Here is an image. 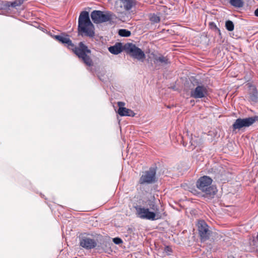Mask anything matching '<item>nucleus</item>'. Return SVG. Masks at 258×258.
Listing matches in <instances>:
<instances>
[{"label": "nucleus", "instance_id": "f257e3e1", "mask_svg": "<svg viewBox=\"0 0 258 258\" xmlns=\"http://www.w3.org/2000/svg\"><path fill=\"white\" fill-rule=\"evenodd\" d=\"M53 38L61 43L66 44L68 48L72 49L87 66H93V61L89 55L91 54V51L83 42H80L78 46H76L72 43L68 35H54Z\"/></svg>", "mask_w": 258, "mask_h": 258}, {"label": "nucleus", "instance_id": "f03ea898", "mask_svg": "<svg viewBox=\"0 0 258 258\" xmlns=\"http://www.w3.org/2000/svg\"><path fill=\"white\" fill-rule=\"evenodd\" d=\"M135 209L137 216L141 219L155 221L165 215L162 206L159 208L155 200H149L147 207L138 205L135 207Z\"/></svg>", "mask_w": 258, "mask_h": 258}, {"label": "nucleus", "instance_id": "7ed1b4c3", "mask_svg": "<svg viewBox=\"0 0 258 258\" xmlns=\"http://www.w3.org/2000/svg\"><path fill=\"white\" fill-rule=\"evenodd\" d=\"M78 31L90 37H93L95 35L94 26L90 21L89 13L86 11L82 12L79 16Z\"/></svg>", "mask_w": 258, "mask_h": 258}, {"label": "nucleus", "instance_id": "20e7f679", "mask_svg": "<svg viewBox=\"0 0 258 258\" xmlns=\"http://www.w3.org/2000/svg\"><path fill=\"white\" fill-rule=\"evenodd\" d=\"M212 179L207 176L200 177L197 181V187L205 194L204 197L208 199L214 198L217 192L216 188L211 185Z\"/></svg>", "mask_w": 258, "mask_h": 258}, {"label": "nucleus", "instance_id": "39448f33", "mask_svg": "<svg viewBox=\"0 0 258 258\" xmlns=\"http://www.w3.org/2000/svg\"><path fill=\"white\" fill-rule=\"evenodd\" d=\"M124 51L132 57L138 60L145 58L144 51L132 43H126L124 44Z\"/></svg>", "mask_w": 258, "mask_h": 258}, {"label": "nucleus", "instance_id": "423d86ee", "mask_svg": "<svg viewBox=\"0 0 258 258\" xmlns=\"http://www.w3.org/2000/svg\"><path fill=\"white\" fill-rule=\"evenodd\" d=\"M114 15L110 12L104 13L100 11L94 10L91 14V17L95 24H100L109 21L113 19Z\"/></svg>", "mask_w": 258, "mask_h": 258}, {"label": "nucleus", "instance_id": "0eeeda50", "mask_svg": "<svg viewBox=\"0 0 258 258\" xmlns=\"http://www.w3.org/2000/svg\"><path fill=\"white\" fill-rule=\"evenodd\" d=\"M258 120V116L255 115L244 118H237L232 124L233 131L240 130L242 127H249Z\"/></svg>", "mask_w": 258, "mask_h": 258}, {"label": "nucleus", "instance_id": "6e6552de", "mask_svg": "<svg viewBox=\"0 0 258 258\" xmlns=\"http://www.w3.org/2000/svg\"><path fill=\"white\" fill-rule=\"evenodd\" d=\"M209 95L208 87L202 84H199L190 92V97L195 99H201L207 97Z\"/></svg>", "mask_w": 258, "mask_h": 258}, {"label": "nucleus", "instance_id": "1a4fd4ad", "mask_svg": "<svg viewBox=\"0 0 258 258\" xmlns=\"http://www.w3.org/2000/svg\"><path fill=\"white\" fill-rule=\"evenodd\" d=\"M198 231L202 241H206L210 238L211 231L204 220H199L197 224Z\"/></svg>", "mask_w": 258, "mask_h": 258}, {"label": "nucleus", "instance_id": "9d476101", "mask_svg": "<svg viewBox=\"0 0 258 258\" xmlns=\"http://www.w3.org/2000/svg\"><path fill=\"white\" fill-rule=\"evenodd\" d=\"M156 170L155 168H150L148 171L144 172L139 180L141 184H150L155 182Z\"/></svg>", "mask_w": 258, "mask_h": 258}, {"label": "nucleus", "instance_id": "9b49d317", "mask_svg": "<svg viewBox=\"0 0 258 258\" xmlns=\"http://www.w3.org/2000/svg\"><path fill=\"white\" fill-rule=\"evenodd\" d=\"M80 245L82 247L87 249H91L96 246L97 242L94 239L89 237H83L80 240Z\"/></svg>", "mask_w": 258, "mask_h": 258}, {"label": "nucleus", "instance_id": "f8f14e48", "mask_svg": "<svg viewBox=\"0 0 258 258\" xmlns=\"http://www.w3.org/2000/svg\"><path fill=\"white\" fill-rule=\"evenodd\" d=\"M249 88V100L255 103L258 100V92L255 86L248 84Z\"/></svg>", "mask_w": 258, "mask_h": 258}, {"label": "nucleus", "instance_id": "ddd939ff", "mask_svg": "<svg viewBox=\"0 0 258 258\" xmlns=\"http://www.w3.org/2000/svg\"><path fill=\"white\" fill-rule=\"evenodd\" d=\"M108 50L112 54H118L124 50V45L120 42L116 43L114 45L109 47Z\"/></svg>", "mask_w": 258, "mask_h": 258}, {"label": "nucleus", "instance_id": "4468645a", "mask_svg": "<svg viewBox=\"0 0 258 258\" xmlns=\"http://www.w3.org/2000/svg\"><path fill=\"white\" fill-rule=\"evenodd\" d=\"M154 58L153 61L156 66H164L169 63L168 58L163 55L155 56Z\"/></svg>", "mask_w": 258, "mask_h": 258}, {"label": "nucleus", "instance_id": "2eb2a0df", "mask_svg": "<svg viewBox=\"0 0 258 258\" xmlns=\"http://www.w3.org/2000/svg\"><path fill=\"white\" fill-rule=\"evenodd\" d=\"M117 112L122 116H128L133 117L135 115V113L133 110L125 107L118 108Z\"/></svg>", "mask_w": 258, "mask_h": 258}, {"label": "nucleus", "instance_id": "dca6fc26", "mask_svg": "<svg viewBox=\"0 0 258 258\" xmlns=\"http://www.w3.org/2000/svg\"><path fill=\"white\" fill-rule=\"evenodd\" d=\"M229 3L235 8H241L244 5L243 0H230Z\"/></svg>", "mask_w": 258, "mask_h": 258}, {"label": "nucleus", "instance_id": "f3484780", "mask_svg": "<svg viewBox=\"0 0 258 258\" xmlns=\"http://www.w3.org/2000/svg\"><path fill=\"white\" fill-rule=\"evenodd\" d=\"M149 19L150 21L154 24L158 23L160 21V17L155 14H150Z\"/></svg>", "mask_w": 258, "mask_h": 258}, {"label": "nucleus", "instance_id": "a211bd4d", "mask_svg": "<svg viewBox=\"0 0 258 258\" xmlns=\"http://www.w3.org/2000/svg\"><path fill=\"white\" fill-rule=\"evenodd\" d=\"M23 2L24 1L23 0H15L12 2H9L8 5H9V8H16L18 6H21L23 3Z\"/></svg>", "mask_w": 258, "mask_h": 258}, {"label": "nucleus", "instance_id": "6ab92c4d", "mask_svg": "<svg viewBox=\"0 0 258 258\" xmlns=\"http://www.w3.org/2000/svg\"><path fill=\"white\" fill-rule=\"evenodd\" d=\"M118 34L122 37H129L131 32L126 29H121L119 30Z\"/></svg>", "mask_w": 258, "mask_h": 258}, {"label": "nucleus", "instance_id": "aec40b11", "mask_svg": "<svg viewBox=\"0 0 258 258\" xmlns=\"http://www.w3.org/2000/svg\"><path fill=\"white\" fill-rule=\"evenodd\" d=\"M225 27L227 30L229 31H233L234 28L233 23L230 20H228L225 23Z\"/></svg>", "mask_w": 258, "mask_h": 258}, {"label": "nucleus", "instance_id": "412c9836", "mask_svg": "<svg viewBox=\"0 0 258 258\" xmlns=\"http://www.w3.org/2000/svg\"><path fill=\"white\" fill-rule=\"evenodd\" d=\"M9 1H3L0 0V10L9 9V5H8Z\"/></svg>", "mask_w": 258, "mask_h": 258}, {"label": "nucleus", "instance_id": "4be33fe9", "mask_svg": "<svg viewBox=\"0 0 258 258\" xmlns=\"http://www.w3.org/2000/svg\"><path fill=\"white\" fill-rule=\"evenodd\" d=\"M209 26L211 29H215V30L217 31L220 35H221L220 30L217 27L214 22H210L209 23Z\"/></svg>", "mask_w": 258, "mask_h": 258}, {"label": "nucleus", "instance_id": "5701e85b", "mask_svg": "<svg viewBox=\"0 0 258 258\" xmlns=\"http://www.w3.org/2000/svg\"><path fill=\"white\" fill-rule=\"evenodd\" d=\"M113 241L116 244H119L122 243V240L121 238L118 237H115L113 239Z\"/></svg>", "mask_w": 258, "mask_h": 258}, {"label": "nucleus", "instance_id": "b1692460", "mask_svg": "<svg viewBox=\"0 0 258 258\" xmlns=\"http://www.w3.org/2000/svg\"><path fill=\"white\" fill-rule=\"evenodd\" d=\"M117 105L119 106V108H124L123 106L125 105V103L123 102H118Z\"/></svg>", "mask_w": 258, "mask_h": 258}, {"label": "nucleus", "instance_id": "393cba45", "mask_svg": "<svg viewBox=\"0 0 258 258\" xmlns=\"http://www.w3.org/2000/svg\"><path fill=\"white\" fill-rule=\"evenodd\" d=\"M190 143L191 144V146H194V147H196L198 145L197 143L194 141L192 139L190 140Z\"/></svg>", "mask_w": 258, "mask_h": 258}, {"label": "nucleus", "instance_id": "a878e982", "mask_svg": "<svg viewBox=\"0 0 258 258\" xmlns=\"http://www.w3.org/2000/svg\"><path fill=\"white\" fill-rule=\"evenodd\" d=\"M165 251L168 252H171V249L170 247L169 246H166L165 247Z\"/></svg>", "mask_w": 258, "mask_h": 258}, {"label": "nucleus", "instance_id": "bb28decb", "mask_svg": "<svg viewBox=\"0 0 258 258\" xmlns=\"http://www.w3.org/2000/svg\"><path fill=\"white\" fill-rule=\"evenodd\" d=\"M254 15L255 16L258 17V8L255 10Z\"/></svg>", "mask_w": 258, "mask_h": 258}, {"label": "nucleus", "instance_id": "cd10ccee", "mask_svg": "<svg viewBox=\"0 0 258 258\" xmlns=\"http://www.w3.org/2000/svg\"><path fill=\"white\" fill-rule=\"evenodd\" d=\"M190 102H191V103H194V100H191Z\"/></svg>", "mask_w": 258, "mask_h": 258}]
</instances>
